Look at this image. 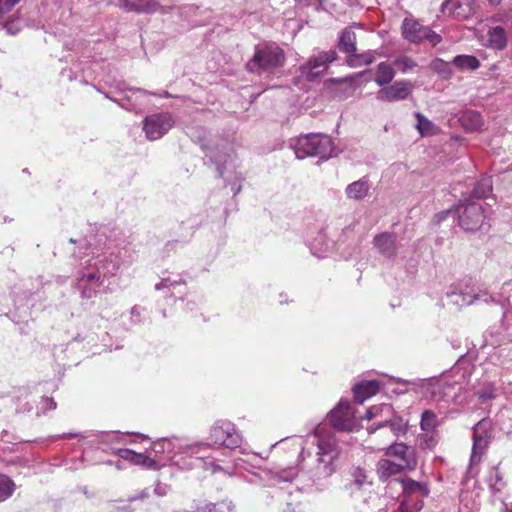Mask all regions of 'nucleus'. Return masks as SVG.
I'll use <instances>...</instances> for the list:
<instances>
[{
  "label": "nucleus",
  "instance_id": "obj_60",
  "mask_svg": "<svg viewBox=\"0 0 512 512\" xmlns=\"http://www.w3.org/2000/svg\"><path fill=\"white\" fill-rule=\"evenodd\" d=\"M43 403L45 405V409L46 410H54L56 409V402L52 399V398H49V397H46L43 399Z\"/></svg>",
  "mask_w": 512,
  "mask_h": 512
},
{
  "label": "nucleus",
  "instance_id": "obj_29",
  "mask_svg": "<svg viewBox=\"0 0 512 512\" xmlns=\"http://www.w3.org/2000/svg\"><path fill=\"white\" fill-rule=\"evenodd\" d=\"M486 483L492 495H496L505 488L506 482L503 478V474L499 470L498 466H493L489 469L486 476Z\"/></svg>",
  "mask_w": 512,
  "mask_h": 512
},
{
  "label": "nucleus",
  "instance_id": "obj_15",
  "mask_svg": "<svg viewBox=\"0 0 512 512\" xmlns=\"http://www.w3.org/2000/svg\"><path fill=\"white\" fill-rule=\"evenodd\" d=\"M385 454L389 457L396 458L407 470H414L417 466L416 452L413 447L403 442H396L386 448Z\"/></svg>",
  "mask_w": 512,
  "mask_h": 512
},
{
  "label": "nucleus",
  "instance_id": "obj_1",
  "mask_svg": "<svg viewBox=\"0 0 512 512\" xmlns=\"http://www.w3.org/2000/svg\"><path fill=\"white\" fill-rule=\"evenodd\" d=\"M123 237L119 228L103 225L84 240L90 252L81 261L75 275V289L81 299L91 300L98 294L110 291L105 282L116 276L121 267Z\"/></svg>",
  "mask_w": 512,
  "mask_h": 512
},
{
  "label": "nucleus",
  "instance_id": "obj_28",
  "mask_svg": "<svg viewBox=\"0 0 512 512\" xmlns=\"http://www.w3.org/2000/svg\"><path fill=\"white\" fill-rule=\"evenodd\" d=\"M407 470L400 462L390 459H380L377 463V473L383 480Z\"/></svg>",
  "mask_w": 512,
  "mask_h": 512
},
{
  "label": "nucleus",
  "instance_id": "obj_34",
  "mask_svg": "<svg viewBox=\"0 0 512 512\" xmlns=\"http://www.w3.org/2000/svg\"><path fill=\"white\" fill-rule=\"evenodd\" d=\"M64 437H80L85 438L86 436L82 434H73L68 433L64 434ZM87 437H94L95 439L92 441L96 444H109L113 442H119L122 439V436L116 432H105V431H96L89 434Z\"/></svg>",
  "mask_w": 512,
  "mask_h": 512
},
{
  "label": "nucleus",
  "instance_id": "obj_17",
  "mask_svg": "<svg viewBox=\"0 0 512 512\" xmlns=\"http://www.w3.org/2000/svg\"><path fill=\"white\" fill-rule=\"evenodd\" d=\"M112 453L119 458L133 464L140 466L147 470H159L160 465L151 457L144 453H138L131 449H113Z\"/></svg>",
  "mask_w": 512,
  "mask_h": 512
},
{
  "label": "nucleus",
  "instance_id": "obj_25",
  "mask_svg": "<svg viewBox=\"0 0 512 512\" xmlns=\"http://www.w3.org/2000/svg\"><path fill=\"white\" fill-rule=\"evenodd\" d=\"M380 384L376 380H364L357 383L353 388L354 399L358 404L378 393Z\"/></svg>",
  "mask_w": 512,
  "mask_h": 512
},
{
  "label": "nucleus",
  "instance_id": "obj_46",
  "mask_svg": "<svg viewBox=\"0 0 512 512\" xmlns=\"http://www.w3.org/2000/svg\"><path fill=\"white\" fill-rule=\"evenodd\" d=\"M182 284H185V280L183 279L182 276H177L176 278H172L169 276V277L163 278L161 280V282L157 283L155 285V289L156 290H161L163 288L171 289V288H175L176 286L182 285Z\"/></svg>",
  "mask_w": 512,
  "mask_h": 512
},
{
  "label": "nucleus",
  "instance_id": "obj_41",
  "mask_svg": "<svg viewBox=\"0 0 512 512\" xmlns=\"http://www.w3.org/2000/svg\"><path fill=\"white\" fill-rule=\"evenodd\" d=\"M438 425L437 416L431 410H425L421 415L420 427L423 431H435Z\"/></svg>",
  "mask_w": 512,
  "mask_h": 512
},
{
  "label": "nucleus",
  "instance_id": "obj_42",
  "mask_svg": "<svg viewBox=\"0 0 512 512\" xmlns=\"http://www.w3.org/2000/svg\"><path fill=\"white\" fill-rule=\"evenodd\" d=\"M375 60L374 54L371 51L362 53V54H352L351 57L348 58V64L351 67H357L361 65H369Z\"/></svg>",
  "mask_w": 512,
  "mask_h": 512
},
{
  "label": "nucleus",
  "instance_id": "obj_23",
  "mask_svg": "<svg viewBox=\"0 0 512 512\" xmlns=\"http://www.w3.org/2000/svg\"><path fill=\"white\" fill-rule=\"evenodd\" d=\"M264 479L268 485L275 486L281 483L292 482L298 475V470L295 467H288L282 469H269L264 471Z\"/></svg>",
  "mask_w": 512,
  "mask_h": 512
},
{
  "label": "nucleus",
  "instance_id": "obj_6",
  "mask_svg": "<svg viewBox=\"0 0 512 512\" xmlns=\"http://www.w3.org/2000/svg\"><path fill=\"white\" fill-rule=\"evenodd\" d=\"M115 88L118 96L104 93V97L127 111L138 112L144 106L145 98L148 95L147 91L129 88L123 84H117Z\"/></svg>",
  "mask_w": 512,
  "mask_h": 512
},
{
  "label": "nucleus",
  "instance_id": "obj_62",
  "mask_svg": "<svg viewBox=\"0 0 512 512\" xmlns=\"http://www.w3.org/2000/svg\"><path fill=\"white\" fill-rule=\"evenodd\" d=\"M503 323L505 325H510L512 324V308L511 309H508L504 312L503 314Z\"/></svg>",
  "mask_w": 512,
  "mask_h": 512
},
{
  "label": "nucleus",
  "instance_id": "obj_5",
  "mask_svg": "<svg viewBox=\"0 0 512 512\" xmlns=\"http://www.w3.org/2000/svg\"><path fill=\"white\" fill-rule=\"evenodd\" d=\"M209 439L217 447L236 449L241 447L243 437L236 425L224 419L216 420L209 431Z\"/></svg>",
  "mask_w": 512,
  "mask_h": 512
},
{
  "label": "nucleus",
  "instance_id": "obj_64",
  "mask_svg": "<svg viewBox=\"0 0 512 512\" xmlns=\"http://www.w3.org/2000/svg\"><path fill=\"white\" fill-rule=\"evenodd\" d=\"M231 190L233 191V194L236 195L241 190V185L238 182H233L231 184Z\"/></svg>",
  "mask_w": 512,
  "mask_h": 512
},
{
  "label": "nucleus",
  "instance_id": "obj_8",
  "mask_svg": "<svg viewBox=\"0 0 512 512\" xmlns=\"http://www.w3.org/2000/svg\"><path fill=\"white\" fill-rule=\"evenodd\" d=\"M328 420L338 431L352 432L358 428L354 412L349 401L341 400L329 414Z\"/></svg>",
  "mask_w": 512,
  "mask_h": 512
},
{
  "label": "nucleus",
  "instance_id": "obj_39",
  "mask_svg": "<svg viewBox=\"0 0 512 512\" xmlns=\"http://www.w3.org/2000/svg\"><path fill=\"white\" fill-rule=\"evenodd\" d=\"M462 124L466 130L475 131L482 127L483 119L476 111H467L462 116Z\"/></svg>",
  "mask_w": 512,
  "mask_h": 512
},
{
  "label": "nucleus",
  "instance_id": "obj_37",
  "mask_svg": "<svg viewBox=\"0 0 512 512\" xmlns=\"http://www.w3.org/2000/svg\"><path fill=\"white\" fill-rule=\"evenodd\" d=\"M452 64L461 71H474L480 67V61L472 55H457L453 58Z\"/></svg>",
  "mask_w": 512,
  "mask_h": 512
},
{
  "label": "nucleus",
  "instance_id": "obj_40",
  "mask_svg": "<svg viewBox=\"0 0 512 512\" xmlns=\"http://www.w3.org/2000/svg\"><path fill=\"white\" fill-rule=\"evenodd\" d=\"M16 484L12 478L0 473V503L8 500L15 492Z\"/></svg>",
  "mask_w": 512,
  "mask_h": 512
},
{
  "label": "nucleus",
  "instance_id": "obj_38",
  "mask_svg": "<svg viewBox=\"0 0 512 512\" xmlns=\"http://www.w3.org/2000/svg\"><path fill=\"white\" fill-rule=\"evenodd\" d=\"M415 118L417 120L416 128L421 136H430L436 134L438 130L437 127L422 113L416 112Z\"/></svg>",
  "mask_w": 512,
  "mask_h": 512
},
{
  "label": "nucleus",
  "instance_id": "obj_27",
  "mask_svg": "<svg viewBox=\"0 0 512 512\" xmlns=\"http://www.w3.org/2000/svg\"><path fill=\"white\" fill-rule=\"evenodd\" d=\"M389 426L396 437L404 436L408 431V420L402 417H393L389 421H382L377 426L367 428L369 434H373L377 429Z\"/></svg>",
  "mask_w": 512,
  "mask_h": 512
},
{
  "label": "nucleus",
  "instance_id": "obj_21",
  "mask_svg": "<svg viewBox=\"0 0 512 512\" xmlns=\"http://www.w3.org/2000/svg\"><path fill=\"white\" fill-rule=\"evenodd\" d=\"M308 245L314 256L324 258L332 251L334 241L328 238L327 232L324 229H321L317 232L316 236L308 240Z\"/></svg>",
  "mask_w": 512,
  "mask_h": 512
},
{
  "label": "nucleus",
  "instance_id": "obj_56",
  "mask_svg": "<svg viewBox=\"0 0 512 512\" xmlns=\"http://www.w3.org/2000/svg\"><path fill=\"white\" fill-rule=\"evenodd\" d=\"M19 2L20 0H5L3 3L0 2V4L4 7V14L10 12L12 8Z\"/></svg>",
  "mask_w": 512,
  "mask_h": 512
},
{
  "label": "nucleus",
  "instance_id": "obj_3",
  "mask_svg": "<svg viewBox=\"0 0 512 512\" xmlns=\"http://www.w3.org/2000/svg\"><path fill=\"white\" fill-rule=\"evenodd\" d=\"M290 147L298 159L319 157L321 160H328L334 150L332 139L322 133H309L294 138L290 141Z\"/></svg>",
  "mask_w": 512,
  "mask_h": 512
},
{
  "label": "nucleus",
  "instance_id": "obj_59",
  "mask_svg": "<svg viewBox=\"0 0 512 512\" xmlns=\"http://www.w3.org/2000/svg\"><path fill=\"white\" fill-rule=\"evenodd\" d=\"M4 29L10 34H16L19 31V27H16L15 22H8L4 25Z\"/></svg>",
  "mask_w": 512,
  "mask_h": 512
},
{
  "label": "nucleus",
  "instance_id": "obj_10",
  "mask_svg": "<svg viewBox=\"0 0 512 512\" xmlns=\"http://www.w3.org/2000/svg\"><path fill=\"white\" fill-rule=\"evenodd\" d=\"M336 59L337 52L335 50L319 52L300 67L301 75L307 80L312 81L322 75L327 70L328 64Z\"/></svg>",
  "mask_w": 512,
  "mask_h": 512
},
{
  "label": "nucleus",
  "instance_id": "obj_63",
  "mask_svg": "<svg viewBox=\"0 0 512 512\" xmlns=\"http://www.w3.org/2000/svg\"><path fill=\"white\" fill-rule=\"evenodd\" d=\"M451 213L450 210L443 211L436 215L437 221L441 222L443 221L449 214Z\"/></svg>",
  "mask_w": 512,
  "mask_h": 512
},
{
  "label": "nucleus",
  "instance_id": "obj_18",
  "mask_svg": "<svg viewBox=\"0 0 512 512\" xmlns=\"http://www.w3.org/2000/svg\"><path fill=\"white\" fill-rule=\"evenodd\" d=\"M450 382L445 375V372L437 377H431L423 380L422 388L425 389L426 393L431 396L434 400H441L448 396L451 388H449Z\"/></svg>",
  "mask_w": 512,
  "mask_h": 512
},
{
  "label": "nucleus",
  "instance_id": "obj_47",
  "mask_svg": "<svg viewBox=\"0 0 512 512\" xmlns=\"http://www.w3.org/2000/svg\"><path fill=\"white\" fill-rule=\"evenodd\" d=\"M432 69L445 79L450 78L452 75L449 64L442 59L434 60L432 62Z\"/></svg>",
  "mask_w": 512,
  "mask_h": 512
},
{
  "label": "nucleus",
  "instance_id": "obj_49",
  "mask_svg": "<svg viewBox=\"0 0 512 512\" xmlns=\"http://www.w3.org/2000/svg\"><path fill=\"white\" fill-rule=\"evenodd\" d=\"M351 476L358 488H361L366 483H368L366 471L360 467L353 468L351 471Z\"/></svg>",
  "mask_w": 512,
  "mask_h": 512
},
{
  "label": "nucleus",
  "instance_id": "obj_20",
  "mask_svg": "<svg viewBox=\"0 0 512 512\" xmlns=\"http://www.w3.org/2000/svg\"><path fill=\"white\" fill-rule=\"evenodd\" d=\"M373 244L380 254L388 259L397 255V237L394 233L383 232L373 238Z\"/></svg>",
  "mask_w": 512,
  "mask_h": 512
},
{
  "label": "nucleus",
  "instance_id": "obj_14",
  "mask_svg": "<svg viewBox=\"0 0 512 512\" xmlns=\"http://www.w3.org/2000/svg\"><path fill=\"white\" fill-rule=\"evenodd\" d=\"M487 421L480 420L473 427V447L470 458L471 464L478 463L490 441V434L487 431Z\"/></svg>",
  "mask_w": 512,
  "mask_h": 512
},
{
  "label": "nucleus",
  "instance_id": "obj_30",
  "mask_svg": "<svg viewBox=\"0 0 512 512\" xmlns=\"http://www.w3.org/2000/svg\"><path fill=\"white\" fill-rule=\"evenodd\" d=\"M339 50L351 57L356 52V34L349 28L344 29L339 37Z\"/></svg>",
  "mask_w": 512,
  "mask_h": 512
},
{
  "label": "nucleus",
  "instance_id": "obj_53",
  "mask_svg": "<svg viewBox=\"0 0 512 512\" xmlns=\"http://www.w3.org/2000/svg\"><path fill=\"white\" fill-rule=\"evenodd\" d=\"M424 35V40H427L429 43L432 44V46H436L442 40L441 36L434 32L433 30H431L429 27H426Z\"/></svg>",
  "mask_w": 512,
  "mask_h": 512
},
{
  "label": "nucleus",
  "instance_id": "obj_11",
  "mask_svg": "<svg viewBox=\"0 0 512 512\" xmlns=\"http://www.w3.org/2000/svg\"><path fill=\"white\" fill-rule=\"evenodd\" d=\"M485 219L483 207L476 202H470L463 206L459 212V225L465 231H476L483 225Z\"/></svg>",
  "mask_w": 512,
  "mask_h": 512
},
{
  "label": "nucleus",
  "instance_id": "obj_24",
  "mask_svg": "<svg viewBox=\"0 0 512 512\" xmlns=\"http://www.w3.org/2000/svg\"><path fill=\"white\" fill-rule=\"evenodd\" d=\"M426 27L413 19L405 18L402 23V36L412 43H420L425 39Z\"/></svg>",
  "mask_w": 512,
  "mask_h": 512
},
{
  "label": "nucleus",
  "instance_id": "obj_44",
  "mask_svg": "<svg viewBox=\"0 0 512 512\" xmlns=\"http://www.w3.org/2000/svg\"><path fill=\"white\" fill-rule=\"evenodd\" d=\"M475 395L483 403L488 402L495 398L496 389L492 383L485 384L481 389L475 392Z\"/></svg>",
  "mask_w": 512,
  "mask_h": 512
},
{
  "label": "nucleus",
  "instance_id": "obj_26",
  "mask_svg": "<svg viewBox=\"0 0 512 512\" xmlns=\"http://www.w3.org/2000/svg\"><path fill=\"white\" fill-rule=\"evenodd\" d=\"M120 7L127 12L151 13L157 10L156 0H120Z\"/></svg>",
  "mask_w": 512,
  "mask_h": 512
},
{
  "label": "nucleus",
  "instance_id": "obj_51",
  "mask_svg": "<svg viewBox=\"0 0 512 512\" xmlns=\"http://www.w3.org/2000/svg\"><path fill=\"white\" fill-rule=\"evenodd\" d=\"M390 409H391V406L388 405V404H382V405H379V406H372L369 409H367L365 418L367 420H371V419L375 418L376 416H378L384 410L390 411Z\"/></svg>",
  "mask_w": 512,
  "mask_h": 512
},
{
  "label": "nucleus",
  "instance_id": "obj_12",
  "mask_svg": "<svg viewBox=\"0 0 512 512\" xmlns=\"http://www.w3.org/2000/svg\"><path fill=\"white\" fill-rule=\"evenodd\" d=\"M476 0H445L441 5L443 14L457 20H466L475 12Z\"/></svg>",
  "mask_w": 512,
  "mask_h": 512
},
{
  "label": "nucleus",
  "instance_id": "obj_36",
  "mask_svg": "<svg viewBox=\"0 0 512 512\" xmlns=\"http://www.w3.org/2000/svg\"><path fill=\"white\" fill-rule=\"evenodd\" d=\"M402 488L404 495L411 498L414 494H419L422 498L429 494V488L425 483L413 479L402 480Z\"/></svg>",
  "mask_w": 512,
  "mask_h": 512
},
{
  "label": "nucleus",
  "instance_id": "obj_58",
  "mask_svg": "<svg viewBox=\"0 0 512 512\" xmlns=\"http://www.w3.org/2000/svg\"><path fill=\"white\" fill-rule=\"evenodd\" d=\"M148 497V490L147 489H144L142 490L140 493L136 494V495H133L131 497H129V501L130 502H133V501H136V500H142V499H145Z\"/></svg>",
  "mask_w": 512,
  "mask_h": 512
},
{
  "label": "nucleus",
  "instance_id": "obj_9",
  "mask_svg": "<svg viewBox=\"0 0 512 512\" xmlns=\"http://www.w3.org/2000/svg\"><path fill=\"white\" fill-rule=\"evenodd\" d=\"M201 148L206 151V157L209 158L211 164H214L220 177L223 176L225 164L231 159V149L227 141H223L221 145L210 146L206 139V133L203 131V137H198Z\"/></svg>",
  "mask_w": 512,
  "mask_h": 512
},
{
  "label": "nucleus",
  "instance_id": "obj_33",
  "mask_svg": "<svg viewBox=\"0 0 512 512\" xmlns=\"http://www.w3.org/2000/svg\"><path fill=\"white\" fill-rule=\"evenodd\" d=\"M488 360L496 366H504L512 361V347L508 345H500L495 347L489 354Z\"/></svg>",
  "mask_w": 512,
  "mask_h": 512
},
{
  "label": "nucleus",
  "instance_id": "obj_50",
  "mask_svg": "<svg viewBox=\"0 0 512 512\" xmlns=\"http://www.w3.org/2000/svg\"><path fill=\"white\" fill-rule=\"evenodd\" d=\"M230 506L229 504L225 502H221L218 504L214 503H208L205 504L203 507L198 508V512H224L225 510H229Z\"/></svg>",
  "mask_w": 512,
  "mask_h": 512
},
{
  "label": "nucleus",
  "instance_id": "obj_32",
  "mask_svg": "<svg viewBox=\"0 0 512 512\" xmlns=\"http://www.w3.org/2000/svg\"><path fill=\"white\" fill-rule=\"evenodd\" d=\"M488 46L495 50H503L507 46V35L504 28L495 26L488 30Z\"/></svg>",
  "mask_w": 512,
  "mask_h": 512
},
{
  "label": "nucleus",
  "instance_id": "obj_2",
  "mask_svg": "<svg viewBox=\"0 0 512 512\" xmlns=\"http://www.w3.org/2000/svg\"><path fill=\"white\" fill-rule=\"evenodd\" d=\"M309 438L317 447L316 464L309 471L310 478L314 484L323 486L336 471L335 462L340 455V447L335 436L325 433L322 428H317Z\"/></svg>",
  "mask_w": 512,
  "mask_h": 512
},
{
  "label": "nucleus",
  "instance_id": "obj_7",
  "mask_svg": "<svg viewBox=\"0 0 512 512\" xmlns=\"http://www.w3.org/2000/svg\"><path fill=\"white\" fill-rule=\"evenodd\" d=\"M175 120L168 112L148 115L143 120V131L150 141L162 138L174 126Z\"/></svg>",
  "mask_w": 512,
  "mask_h": 512
},
{
  "label": "nucleus",
  "instance_id": "obj_45",
  "mask_svg": "<svg viewBox=\"0 0 512 512\" xmlns=\"http://www.w3.org/2000/svg\"><path fill=\"white\" fill-rule=\"evenodd\" d=\"M420 446L425 449H433L438 443V434L436 431H427L419 438Z\"/></svg>",
  "mask_w": 512,
  "mask_h": 512
},
{
  "label": "nucleus",
  "instance_id": "obj_35",
  "mask_svg": "<svg viewBox=\"0 0 512 512\" xmlns=\"http://www.w3.org/2000/svg\"><path fill=\"white\" fill-rule=\"evenodd\" d=\"M394 76L395 71L392 65L388 62H381L376 67L374 81L383 88L385 85L391 83Z\"/></svg>",
  "mask_w": 512,
  "mask_h": 512
},
{
  "label": "nucleus",
  "instance_id": "obj_55",
  "mask_svg": "<svg viewBox=\"0 0 512 512\" xmlns=\"http://www.w3.org/2000/svg\"><path fill=\"white\" fill-rule=\"evenodd\" d=\"M141 312H142L141 307H139V306L132 307L130 314H131V321L133 323L141 322Z\"/></svg>",
  "mask_w": 512,
  "mask_h": 512
},
{
  "label": "nucleus",
  "instance_id": "obj_52",
  "mask_svg": "<svg viewBox=\"0 0 512 512\" xmlns=\"http://www.w3.org/2000/svg\"><path fill=\"white\" fill-rule=\"evenodd\" d=\"M171 446V441L163 439L161 441L154 442L151 450H153L155 453H163L165 451H170Z\"/></svg>",
  "mask_w": 512,
  "mask_h": 512
},
{
  "label": "nucleus",
  "instance_id": "obj_54",
  "mask_svg": "<svg viewBox=\"0 0 512 512\" xmlns=\"http://www.w3.org/2000/svg\"><path fill=\"white\" fill-rule=\"evenodd\" d=\"M398 510L399 512H413L412 498L404 495V499L399 504Z\"/></svg>",
  "mask_w": 512,
  "mask_h": 512
},
{
  "label": "nucleus",
  "instance_id": "obj_22",
  "mask_svg": "<svg viewBox=\"0 0 512 512\" xmlns=\"http://www.w3.org/2000/svg\"><path fill=\"white\" fill-rule=\"evenodd\" d=\"M445 375L450 382L449 388L454 389L456 386H459V389H467L466 386L469 384L471 377V368L470 366L463 367L461 364L457 363L450 370L445 371Z\"/></svg>",
  "mask_w": 512,
  "mask_h": 512
},
{
  "label": "nucleus",
  "instance_id": "obj_61",
  "mask_svg": "<svg viewBox=\"0 0 512 512\" xmlns=\"http://www.w3.org/2000/svg\"><path fill=\"white\" fill-rule=\"evenodd\" d=\"M167 491H168V487L166 485H161V484H157L154 488V492L155 494H157L158 496H164L167 494Z\"/></svg>",
  "mask_w": 512,
  "mask_h": 512
},
{
  "label": "nucleus",
  "instance_id": "obj_16",
  "mask_svg": "<svg viewBox=\"0 0 512 512\" xmlns=\"http://www.w3.org/2000/svg\"><path fill=\"white\" fill-rule=\"evenodd\" d=\"M447 296L451 299V302L458 306H466L472 305L479 302L490 303L493 302L494 299L491 295H489L485 291H455L452 290L447 292Z\"/></svg>",
  "mask_w": 512,
  "mask_h": 512
},
{
  "label": "nucleus",
  "instance_id": "obj_43",
  "mask_svg": "<svg viewBox=\"0 0 512 512\" xmlns=\"http://www.w3.org/2000/svg\"><path fill=\"white\" fill-rule=\"evenodd\" d=\"M492 192V183L489 178L481 179L476 183L472 195L475 198H486Z\"/></svg>",
  "mask_w": 512,
  "mask_h": 512
},
{
  "label": "nucleus",
  "instance_id": "obj_48",
  "mask_svg": "<svg viewBox=\"0 0 512 512\" xmlns=\"http://www.w3.org/2000/svg\"><path fill=\"white\" fill-rule=\"evenodd\" d=\"M394 64L402 73H407L409 70L416 67V62L407 56L398 57L394 61Z\"/></svg>",
  "mask_w": 512,
  "mask_h": 512
},
{
  "label": "nucleus",
  "instance_id": "obj_57",
  "mask_svg": "<svg viewBox=\"0 0 512 512\" xmlns=\"http://www.w3.org/2000/svg\"><path fill=\"white\" fill-rule=\"evenodd\" d=\"M412 506H413V511H420L424 506L422 497L417 498V499L412 497Z\"/></svg>",
  "mask_w": 512,
  "mask_h": 512
},
{
  "label": "nucleus",
  "instance_id": "obj_4",
  "mask_svg": "<svg viewBox=\"0 0 512 512\" xmlns=\"http://www.w3.org/2000/svg\"><path fill=\"white\" fill-rule=\"evenodd\" d=\"M285 63V53L276 43H263L255 48L253 57L246 63L248 72L261 75L273 72Z\"/></svg>",
  "mask_w": 512,
  "mask_h": 512
},
{
  "label": "nucleus",
  "instance_id": "obj_19",
  "mask_svg": "<svg viewBox=\"0 0 512 512\" xmlns=\"http://www.w3.org/2000/svg\"><path fill=\"white\" fill-rule=\"evenodd\" d=\"M209 445L204 443H198L183 447V452L191 456L197 455L203 448H207ZM193 466L202 467L206 471H210L212 474L222 470L221 466L216 462L213 457H194Z\"/></svg>",
  "mask_w": 512,
  "mask_h": 512
},
{
  "label": "nucleus",
  "instance_id": "obj_31",
  "mask_svg": "<svg viewBox=\"0 0 512 512\" xmlns=\"http://www.w3.org/2000/svg\"><path fill=\"white\" fill-rule=\"evenodd\" d=\"M370 186L366 180L360 179L349 184L345 189V194L348 199L360 201L363 200L369 193Z\"/></svg>",
  "mask_w": 512,
  "mask_h": 512
},
{
  "label": "nucleus",
  "instance_id": "obj_13",
  "mask_svg": "<svg viewBox=\"0 0 512 512\" xmlns=\"http://www.w3.org/2000/svg\"><path fill=\"white\" fill-rule=\"evenodd\" d=\"M413 85L406 80L394 82L390 86H385L377 92V99L384 102H396L406 99L412 92Z\"/></svg>",
  "mask_w": 512,
  "mask_h": 512
}]
</instances>
